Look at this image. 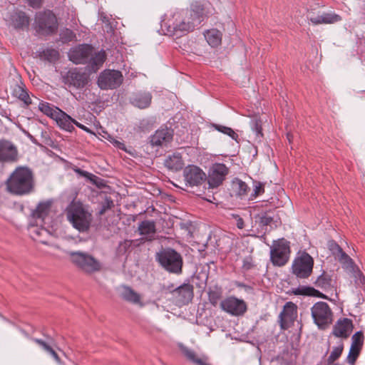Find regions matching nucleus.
I'll use <instances>...</instances> for the list:
<instances>
[{
    "mask_svg": "<svg viewBox=\"0 0 365 365\" xmlns=\"http://www.w3.org/2000/svg\"><path fill=\"white\" fill-rule=\"evenodd\" d=\"M208 16L207 8L195 1L189 9L175 12L171 18L163 20L161 29L165 35L178 38L200 26Z\"/></svg>",
    "mask_w": 365,
    "mask_h": 365,
    "instance_id": "1",
    "label": "nucleus"
},
{
    "mask_svg": "<svg viewBox=\"0 0 365 365\" xmlns=\"http://www.w3.org/2000/svg\"><path fill=\"white\" fill-rule=\"evenodd\" d=\"M7 190L16 195H24L34 190L32 172L27 168H17L6 181Z\"/></svg>",
    "mask_w": 365,
    "mask_h": 365,
    "instance_id": "2",
    "label": "nucleus"
},
{
    "mask_svg": "<svg viewBox=\"0 0 365 365\" xmlns=\"http://www.w3.org/2000/svg\"><path fill=\"white\" fill-rule=\"evenodd\" d=\"M67 220L80 232H87L93 220L92 215L82 204L71 203L66 210Z\"/></svg>",
    "mask_w": 365,
    "mask_h": 365,
    "instance_id": "3",
    "label": "nucleus"
},
{
    "mask_svg": "<svg viewBox=\"0 0 365 365\" xmlns=\"http://www.w3.org/2000/svg\"><path fill=\"white\" fill-rule=\"evenodd\" d=\"M155 259L160 265L169 273L175 274L182 273V257L175 250L172 248L163 249L157 252Z\"/></svg>",
    "mask_w": 365,
    "mask_h": 365,
    "instance_id": "4",
    "label": "nucleus"
},
{
    "mask_svg": "<svg viewBox=\"0 0 365 365\" xmlns=\"http://www.w3.org/2000/svg\"><path fill=\"white\" fill-rule=\"evenodd\" d=\"M69 261L83 272L91 274L101 269V263L92 255L81 251H65Z\"/></svg>",
    "mask_w": 365,
    "mask_h": 365,
    "instance_id": "5",
    "label": "nucleus"
},
{
    "mask_svg": "<svg viewBox=\"0 0 365 365\" xmlns=\"http://www.w3.org/2000/svg\"><path fill=\"white\" fill-rule=\"evenodd\" d=\"M314 322L321 329H326L332 322V311L324 302H318L311 308Z\"/></svg>",
    "mask_w": 365,
    "mask_h": 365,
    "instance_id": "6",
    "label": "nucleus"
},
{
    "mask_svg": "<svg viewBox=\"0 0 365 365\" xmlns=\"http://www.w3.org/2000/svg\"><path fill=\"white\" fill-rule=\"evenodd\" d=\"M58 28L57 19L51 11L38 13L35 19V29L38 34L49 35Z\"/></svg>",
    "mask_w": 365,
    "mask_h": 365,
    "instance_id": "7",
    "label": "nucleus"
},
{
    "mask_svg": "<svg viewBox=\"0 0 365 365\" xmlns=\"http://www.w3.org/2000/svg\"><path fill=\"white\" fill-rule=\"evenodd\" d=\"M290 253L289 242L284 239L274 241L270 248V258L273 264L284 265L289 259Z\"/></svg>",
    "mask_w": 365,
    "mask_h": 365,
    "instance_id": "8",
    "label": "nucleus"
},
{
    "mask_svg": "<svg viewBox=\"0 0 365 365\" xmlns=\"http://www.w3.org/2000/svg\"><path fill=\"white\" fill-rule=\"evenodd\" d=\"M313 266V258L304 252L294 259L292 266V273L298 278H308L312 272Z\"/></svg>",
    "mask_w": 365,
    "mask_h": 365,
    "instance_id": "9",
    "label": "nucleus"
},
{
    "mask_svg": "<svg viewBox=\"0 0 365 365\" xmlns=\"http://www.w3.org/2000/svg\"><path fill=\"white\" fill-rule=\"evenodd\" d=\"M123 81L120 71L106 69L101 72L98 78V85L103 90L115 89L119 87Z\"/></svg>",
    "mask_w": 365,
    "mask_h": 365,
    "instance_id": "10",
    "label": "nucleus"
},
{
    "mask_svg": "<svg viewBox=\"0 0 365 365\" xmlns=\"http://www.w3.org/2000/svg\"><path fill=\"white\" fill-rule=\"evenodd\" d=\"M88 75L78 68H72L62 74V81L68 86L82 88L88 83Z\"/></svg>",
    "mask_w": 365,
    "mask_h": 365,
    "instance_id": "11",
    "label": "nucleus"
},
{
    "mask_svg": "<svg viewBox=\"0 0 365 365\" xmlns=\"http://www.w3.org/2000/svg\"><path fill=\"white\" fill-rule=\"evenodd\" d=\"M183 177L187 186H199L204 182L207 178L206 174L199 167L190 165L183 170Z\"/></svg>",
    "mask_w": 365,
    "mask_h": 365,
    "instance_id": "12",
    "label": "nucleus"
},
{
    "mask_svg": "<svg viewBox=\"0 0 365 365\" xmlns=\"http://www.w3.org/2000/svg\"><path fill=\"white\" fill-rule=\"evenodd\" d=\"M221 309L233 315L242 316L247 309L245 302L235 297H229L220 302Z\"/></svg>",
    "mask_w": 365,
    "mask_h": 365,
    "instance_id": "13",
    "label": "nucleus"
},
{
    "mask_svg": "<svg viewBox=\"0 0 365 365\" xmlns=\"http://www.w3.org/2000/svg\"><path fill=\"white\" fill-rule=\"evenodd\" d=\"M228 173V168L222 163H215L210 169L208 184L210 187H217L220 185Z\"/></svg>",
    "mask_w": 365,
    "mask_h": 365,
    "instance_id": "14",
    "label": "nucleus"
},
{
    "mask_svg": "<svg viewBox=\"0 0 365 365\" xmlns=\"http://www.w3.org/2000/svg\"><path fill=\"white\" fill-rule=\"evenodd\" d=\"M172 295L178 306L187 304L193 298V286L184 283L172 292Z\"/></svg>",
    "mask_w": 365,
    "mask_h": 365,
    "instance_id": "15",
    "label": "nucleus"
},
{
    "mask_svg": "<svg viewBox=\"0 0 365 365\" xmlns=\"http://www.w3.org/2000/svg\"><path fill=\"white\" fill-rule=\"evenodd\" d=\"M93 51V47L88 44L80 45L73 48L69 52V58L76 64H86L88 61L90 54Z\"/></svg>",
    "mask_w": 365,
    "mask_h": 365,
    "instance_id": "16",
    "label": "nucleus"
},
{
    "mask_svg": "<svg viewBox=\"0 0 365 365\" xmlns=\"http://www.w3.org/2000/svg\"><path fill=\"white\" fill-rule=\"evenodd\" d=\"M16 147L10 141L0 140V163H12L17 160Z\"/></svg>",
    "mask_w": 365,
    "mask_h": 365,
    "instance_id": "17",
    "label": "nucleus"
},
{
    "mask_svg": "<svg viewBox=\"0 0 365 365\" xmlns=\"http://www.w3.org/2000/svg\"><path fill=\"white\" fill-rule=\"evenodd\" d=\"M307 19L313 25L334 24L341 20V17L334 13L324 12L316 15L312 11H308Z\"/></svg>",
    "mask_w": 365,
    "mask_h": 365,
    "instance_id": "18",
    "label": "nucleus"
},
{
    "mask_svg": "<svg viewBox=\"0 0 365 365\" xmlns=\"http://www.w3.org/2000/svg\"><path fill=\"white\" fill-rule=\"evenodd\" d=\"M7 24L16 30H24L29 25V19L21 11H14L6 19Z\"/></svg>",
    "mask_w": 365,
    "mask_h": 365,
    "instance_id": "19",
    "label": "nucleus"
},
{
    "mask_svg": "<svg viewBox=\"0 0 365 365\" xmlns=\"http://www.w3.org/2000/svg\"><path fill=\"white\" fill-rule=\"evenodd\" d=\"M330 250L342 264L343 269L349 273L351 270H354V267L356 266L354 262L337 244L332 242L330 245Z\"/></svg>",
    "mask_w": 365,
    "mask_h": 365,
    "instance_id": "20",
    "label": "nucleus"
},
{
    "mask_svg": "<svg viewBox=\"0 0 365 365\" xmlns=\"http://www.w3.org/2000/svg\"><path fill=\"white\" fill-rule=\"evenodd\" d=\"M353 329L352 321L348 318H343L336 322L333 328V334L336 337L346 339Z\"/></svg>",
    "mask_w": 365,
    "mask_h": 365,
    "instance_id": "21",
    "label": "nucleus"
},
{
    "mask_svg": "<svg viewBox=\"0 0 365 365\" xmlns=\"http://www.w3.org/2000/svg\"><path fill=\"white\" fill-rule=\"evenodd\" d=\"M297 314V307L292 302H287L284 307L283 311L280 313V326L282 329H286L289 324L293 322Z\"/></svg>",
    "mask_w": 365,
    "mask_h": 365,
    "instance_id": "22",
    "label": "nucleus"
},
{
    "mask_svg": "<svg viewBox=\"0 0 365 365\" xmlns=\"http://www.w3.org/2000/svg\"><path fill=\"white\" fill-rule=\"evenodd\" d=\"M173 139V132L168 128L159 129L150 137L153 146L167 145Z\"/></svg>",
    "mask_w": 365,
    "mask_h": 365,
    "instance_id": "23",
    "label": "nucleus"
},
{
    "mask_svg": "<svg viewBox=\"0 0 365 365\" xmlns=\"http://www.w3.org/2000/svg\"><path fill=\"white\" fill-rule=\"evenodd\" d=\"M52 200L40 202L36 208L32 212V217L35 221L41 223L46 222L48 220V214L51 210Z\"/></svg>",
    "mask_w": 365,
    "mask_h": 365,
    "instance_id": "24",
    "label": "nucleus"
},
{
    "mask_svg": "<svg viewBox=\"0 0 365 365\" xmlns=\"http://www.w3.org/2000/svg\"><path fill=\"white\" fill-rule=\"evenodd\" d=\"M152 95L148 91H138L133 93L130 98V103L140 109H145L150 106Z\"/></svg>",
    "mask_w": 365,
    "mask_h": 365,
    "instance_id": "25",
    "label": "nucleus"
},
{
    "mask_svg": "<svg viewBox=\"0 0 365 365\" xmlns=\"http://www.w3.org/2000/svg\"><path fill=\"white\" fill-rule=\"evenodd\" d=\"M36 225H31L30 228V233L34 240L39 241L41 243L46 244L47 237L50 235L49 231L44 227L45 223L35 221Z\"/></svg>",
    "mask_w": 365,
    "mask_h": 365,
    "instance_id": "26",
    "label": "nucleus"
},
{
    "mask_svg": "<svg viewBox=\"0 0 365 365\" xmlns=\"http://www.w3.org/2000/svg\"><path fill=\"white\" fill-rule=\"evenodd\" d=\"M53 120L56 121L58 125L61 128L66 131L73 132L75 129L73 126L75 119L71 118L62 110L58 112Z\"/></svg>",
    "mask_w": 365,
    "mask_h": 365,
    "instance_id": "27",
    "label": "nucleus"
},
{
    "mask_svg": "<svg viewBox=\"0 0 365 365\" xmlns=\"http://www.w3.org/2000/svg\"><path fill=\"white\" fill-rule=\"evenodd\" d=\"M106 56L103 51L94 52L93 50L88 58V61L86 63L90 71L96 72L103 64Z\"/></svg>",
    "mask_w": 365,
    "mask_h": 365,
    "instance_id": "28",
    "label": "nucleus"
},
{
    "mask_svg": "<svg viewBox=\"0 0 365 365\" xmlns=\"http://www.w3.org/2000/svg\"><path fill=\"white\" fill-rule=\"evenodd\" d=\"M164 165L170 170L178 171L182 168L184 163L179 153H173L165 158Z\"/></svg>",
    "mask_w": 365,
    "mask_h": 365,
    "instance_id": "29",
    "label": "nucleus"
},
{
    "mask_svg": "<svg viewBox=\"0 0 365 365\" xmlns=\"http://www.w3.org/2000/svg\"><path fill=\"white\" fill-rule=\"evenodd\" d=\"M250 187L248 185L240 179H235L232 183V195L243 199L247 194Z\"/></svg>",
    "mask_w": 365,
    "mask_h": 365,
    "instance_id": "30",
    "label": "nucleus"
},
{
    "mask_svg": "<svg viewBox=\"0 0 365 365\" xmlns=\"http://www.w3.org/2000/svg\"><path fill=\"white\" fill-rule=\"evenodd\" d=\"M138 231L140 235L148 236V240H151L155 233V223L154 221L144 220L139 224Z\"/></svg>",
    "mask_w": 365,
    "mask_h": 365,
    "instance_id": "31",
    "label": "nucleus"
},
{
    "mask_svg": "<svg viewBox=\"0 0 365 365\" xmlns=\"http://www.w3.org/2000/svg\"><path fill=\"white\" fill-rule=\"evenodd\" d=\"M182 351L189 361L196 365H211L207 361V357L205 356L198 357L196 353L192 349L184 346L182 348Z\"/></svg>",
    "mask_w": 365,
    "mask_h": 365,
    "instance_id": "32",
    "label": "nucleus"
},
{
    "mask_svg": "<svg viewBox=\"0 0 365 365\" xmlns=\"http://www.w3.org/2000/svg\"><path fill=\"white\" fill-rule=\"evenodd\" d=\"M293 293L295 295H307L317 297L322 299H328V297L323 293L311 287H299L293 290Z\"/></svg>",
    "mask_w": 365,
    "mask_h": 365,
    "instance_id": "33",
    "label": "nucleus"
},
{
    "mask_svg": "<svg viewBox=\"0 0 365 365\" xmlns=\"http://www.w3.org/2000/svg\"><path fill=\"white\" fill-rule=\"evenodd\" d=\"M332 282L331 275L324 271L322 274L317 277L314 284L317 287L327 291L333 287Z\"/></svg>",
    "mask_w": 365,
    "mask_h": 365,
    "instance_id": "34",
    "label": "nucleus"
},
{
    "mask_svg": "<svg viewBox=\"0 0 365 365\" xmlns=\"http://www.w3.org/2000/svg\"><path fill=\"white\" fill-rule=\"evenodd\" d=\"M207 43L212 46L215 47L220 44L222 41V34L215 29L207 30L204 34Z\"/></svg>",
    "mask_w": 365,
    "mask_h": 365,
    "instance_id": "35",
    "label": "nucleus"
},
{
    "mask_svg": "<svg viewBox=\"0 0 365 365\" xmlns=\"http://www.w3.org/2000/svg\"><path fill=\"white\" fill-rule=\"evenodd\" d=\"M121 297L125 300L136 304L140 300V295L130 287L123 286L121 292Z\"/></svg>",
    "mask_w": 365,
    "mask_h": 365,
    "instance_id": "36",
    "label": "nucleus"
},
{
    "mask_svg": "<svg viewBox=\"0 0 365 365\" xmlns=\"http://www.w3.org/2000/svg\"><path fill=\"white\" fill-rule=\"evenodd\" d=\"M38 56L41 60L54 63L58 59L59 53L54 48H46L39 51Z\"/></svg>",
    "mask_w": 365,
    "mask_h": 365,
    "instance_id": "37",
    "label": "nucleus"
},
{
    "mask_svg": "<svg viewBox=\"0 0 365 365\" xmlns=\"http://www.w3.org/2000/svg\"><path fill=\"white\" fill-rule=\"evenodd\" d=\"M39 110L47 116L54 119L55 115L61 110L60 108L55 107L47 102H40L38 105Z\"/></svg>",
    "mask_w": 365,
    "mask_h": 365,
    "instance_id": "38",
    "label": "nucleus"
},
{
    "mask_svg": "<svg viewBox=\"0 0 365 365\" xmlns=\"http://www.w3.org/2000/svg\"><path fill=\"white\" fill-rule=\"evenodd\" d=\"M212 127L214 128L216 130L230 136L233 140H237L238 138V135L230 127L216 123H212Z\"/></svg>",
    "mask_w": 365,
    "mask_h": 365,
    "instance_id": "39",
    "label": "nucleus"
},
{
    "mask_svg": "<svg viewBox=\"0 0 365 365\" xmlns=\"http://www.w3.org/2000/svg\"><path fill=\"white\" fill-rule=\"evenodd\" d=\"M364 336L363 332L359 331L355 333L351 337V346L361 350L364 344Z\"/></svg>",
    "mask_w": 365,
    "mask_h": 365,
    "instance_id": "40",
    "label": "nucleus"
},
{
    "mask_svg": "<svg viewBox=\"0 0 365 365\" xmlns=\"http://www.w3.org/2000/svg\"><path fill=\"white\" fill-rule=\"evenodd\" d=\"M344 349L343 344L334 347L329 356L327 359L328 364H333L341 355Z\"/></svg>",
    "mask_w": 365,
    "mask_h": 365,
    "instance_id": "41",
    "label": "nucleus"
},
{
    "mask_svg": "<svg viewBox=\"0 0 365 365\" xmlns=\"http://www.w3.org/2000/svg\"><path fill=\"white\" fill-rule=\"evenodd\" d=\"M352 277L355 279V283L357 284H365V276L361 272L357 266H356L354 270H351L350 272Z\"/></svg>",
    "mask_w": 365,
    "mask_h": 365,
    "instance_id": "42",
    "label": "nucleus"
},
{
    "mask_svg": "<svg viewBox=\"0 0 365 365\" xmlns=\"http://www.w3.org/2000/svg\"><path fill=\"white\" fill-rule=\"evenodd\" d=\"M222 292L220 289H218L217 287L215 288V289L210 290L208 292V298L210 300V302L215 306L220 299L221 298Z\"/></svg>",
    "mask_w": 365,
    "mask_h": 365,
    "instance_id": "43",
    "label": "nucleus"
},
{
    "mask_svg": "<svg viewBox=\"0 0 365 365\" xmlns=\"http://www.w3.org/2000/svg\"><path fill=\"white\" fill-rule=\"evenodd\" d=\"M360 349L351 346L346 358L347 362L351 365H354L360 354Z\"/></svg>",
    "mask_w": 365,
    "mask_h": 365,
    "instance_id": "44",
    "label": "nucleus"
},
{
    "mask_svg": "<svg viewBox=\"0 0 365 365\" xmlns=\"http://www.w3.org/2000/svg\"><path fill=\"white\" fill-rule=\"evenodd\" d=\"M257 217L259 220V224L262 226L269 225L273 222V217L271 216L267 212H264L262 215H258Z\"/></svg>",
    "mask_w": 365,
    "mask_h": 365,
    "instance_id": "45",
    "label": "nucleus"
},
{
    "mask_svg": "<svg viewBox=\"0 0 365 365\" xmlns=\"http://www.w3.org/2000/svg\"><path fill=\"white\" fill-rule=\"evenodd\" d=\"M19 98L27 106L32 103L31 99L28 93L21 88H19Z\"/></svg>",
    "mask_w": 365,
    "mask_h": 365,
    "instance_id": "46",
    "label": "nucleus"
},
{
    "mask_svg": "<svg viewBox=\"0 0 365 365\" xmlns=\"http://www.w3.org/2000/svg\"><path fill=\"white\" fill-rule=\"evenodd\" d=\"M90 182L98 188H103L106 186L105 180L95 175L90 178Z\"/></svg>",
    "mask_w": 365,
    "mask_h": 365,
    "instance_id": "47",
    "label": "nucleus"
},
{
    "mask_svg": "<svg viewBox=\"0 0 365 365\" xmlns=\"http://www.w3.org/2000/svg\"><path fill=\"white\" fill-rule=\"evenodd\" d=\"M114 206L113 201L110 198H106L102 205V207L99 212L100 215L104 214L106 210Z\"/></svg>",
    "mask_w": 365,
    "mask_h": 365,
    "instance_id": "48",
    "label": "nucleus"
},
{
    "mask_svg": "<svg viewBox=\"0 0 365 365\" xmlns=\"http://www.w3.org/2000/svg\"><path fill=\"white\" fill-rule=\"evenodd\" d=\"M264 192V188L263 184L260 182H257L255 185L253 193L251 195L250 199H253V197H256L259 195L263 193Z\"/></svg>",
    "mask_w": 365,
    "mask_h": 365,
    "instance_id": "49",
    "label": "nucleus"
},
{
    "mask_svg": "<svg viewBox=\"0 0 365 365\" xmlns=\"http://www.w3.org/2000/svg\"><path fill=\"white\" fill-rule=\"evenodd\" d=\"M32 340L39 345L45 351L48 352L49 351H51L52 347L42 339L33 338Z\"/></svg>",
    "mask_w": 365,
    "mask_h": 365,
    "instance_id": "50",
    "label": "nucleus"
},
{
    "mask_svg": "<svg viewBox=\"0 0 365 365\" xmlns=\"http://www.w3.org/2000/svg\"><path fill=\"white\" fill-rule=\"evenodd\" d=\"M252 130L255 133L257 138L262 136V127L258 121L255 123Z\"/></svg>",
    "mask_w": 365,
    "mask_h": 365,
    "instance_id": "51",
    "label": "nucleus"
},
{
    "mask_svg": "<svg viewBox=\"0 0 365 365\" xmlns=\"http://www.w3.org/2000/svg\"><path fill=\"white\" fill-rule=\"evenodd\" d=\"M76 173L79 174L81 176H83L86 178H87L90 181V178L93 176V174L88 173V171L83 170L80 168L76 169Z\"/></svg>",
    "mask_w": 365,
    "mask_h": 365,
    "instance_id": "52",
    "label": "nucleus"
},
{
    "mask_svg": "<svg viewBox=\"0 0 365 365\" xmlns=\"http://www.w3.org/2000/svg\"><path fill=\"white\" fill-rule=\"evenodd\" d=\"M74 125H76L78 128H81V130L86 131V133H93V132L91 130L90 128H88V127L85 126L84 125L78 123L76 120L74 121Z\"/></svg>",
    "mask_w": 365,
    "mask_h": 365,
    "instance_id": "53",
    "label": "nucleus"
},
{
    "mask_svg": "<svg viewBox=\"0 0 365 365\" xmlns=\"http://www.w3.org/2000/svg\"><path fill=\"white\" fill-rule=\"evenodd\" d=\"M49 354H51L52 356V357L53 358V359L58 364H61V359L59 358L58 355L57 354V353L55 351V350L52 348L51 349V351H49L48 352Z\"/></svg>",
    "mask_w": 365,
    "mask_h": 365,
    "instance_id": "54",
    "label": "nucleus"
},
{
    "mask_svg": "<svg viewBox=\"0 0 365 365\" xmlns=\"http://www.w3.org/2000/svg\"><path fill=\"white\" fill-rule=\"evenodd\" d=\"M29 5L32 7H39L42 0H28Z\"/></svg>",
    "mask_w": 365,
    "mask_h": 365,
    "instance_id": "55",
    "label": "nucleus"
},
{
    "mask_svg": "<svg viewBox=\"0 0 365 365\" xmlns=\"http://www.w3.org/2000/svg\"><path fill=\"white\" fill-rule=\"evenodd\" d=\"M104 30L107 33H112L113 31V26H112V25H111L110 21L108 22L107 24H105Z\"/></svg>",
    "mask_w": 365,
    "mask_h": 365,
    "instance_id": "56",
    "label": "nucleus"
},
{
    "mask_svg": "<svg viewBox=\"0 0 365 365\" xmlns=\"http://www.w3.org/2000/svg\"><path fill=\"white\" fill-rule=\"evenodd\" d=\"M278 365H294V364L292 361L280 359L278 361Z\"/></svg>",
    "mask_w": 365,
    "mask_h": 365,
    "instance_id": "57",
    "label": "nucleus"
},
{
    "mask_svg": "<svg viewBox=\"0 0 365 365\" xmlns=\"http://www.w3.org/2000/svg\"><path fill=\"white\" fill-rule=\"evenodd\" d=\"M237 227L239 228V229H242L244 227V220L241 217H239L237 220Z\"/></svg>",
    "mask_w": 365,
    "mask_h": 365,
    "instance_id": "58",
    "label": "nucleus"
},
{
    "mask_svg": "<svg viewBox=\"0 0 365 365\" xmlns=\"http://www.w3.org/2000/svg\"><path fill=\"white\" fill-rule=\"evenodd\" d=\"M207 277L204 280H201L199 283H196L197 286L200 288H205L206 286Z\"/></svg>",
    "mask_w": 365,
    "mask_h": 365,
    "instance_id": "59",
    "label": "nucleus"
},
{
    "mask_svg": "<svg viewBox=\"0 0 365 365\" xmlns=\"http://www.w3.org/2000/svg\"><path fill=\"white\" fill-rule=\"evenodd\" d=\"M101 21H102L103 24H107L108 22L110 21L109 20V18L107 17L106 15H101Z\"/></svg>",
    "mask_w": 365,
    "mask_h": 365,
    "instance_id": "60",
    "label": "nucleus"
},
{
    "mask_svg": "<svg viewBox=\"0 0 365 365\" xmlns=\"http://www.w3.org/2000/svg\"><path fill=\"white\" fill-rule=\"evenodd\" d=\"M66 34H68V38L66 39V41H71L73 36V34L71 31L67 29L66 31Z\"/></svg>",
    "mask_w": 365,
    "mask_h": 365,
    "instance_id": "61",
    "label": "nucleus"
},
{
    "mask_svg": "<svg viewBox=\"0 0 365 365\" xmlns=\"http://www.w3.org/2000/svg\"><path fill=\"white\" fill-rule=\"evenodd\" d=\"M132 244V241L130 240H125L124 242L121 245L124 247H130Z\"/></svg>",
    "mask_w": 365,
    "mask_h": 365,
    "instance_id": "62",
    "label": "nucleus"
},
{
    "mask_svg": "<svg viewBox=\"0 0 365 365\" xmlns=\"http://www.w3.org/2000/svg\"><path fill=\"white\" fill-rule=\"evenodd\" d=\"M199 278V276H194L192 278V281L194 282L195 279H198Z\"/></svg>",
    "mask_w": 365,
    "mask_h": 365,
    "instance_id": "63",
    "label": "nucleus"
},
{
    "mask_svg": "<svg viewBox=\"0 0 365 365\" xmlns=\"http://www.w3.org/2000/svg\"><path fill=\"white\" fill-rule=\"evenodd\" d=\"M287 138H288L289 141H290V140H291V139H290V135H289V134H287Z\"/></svg>",
    "mask_w": 365,
    "mask_h": 365,
    "instance_id": "64",
    "label": "nucleus"
}]
</instances>
